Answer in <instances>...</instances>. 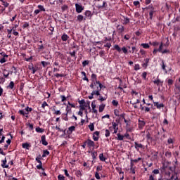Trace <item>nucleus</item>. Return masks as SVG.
I'll return each mask as SVG.
<instances>
[{
    "label": "nucleus",
    "mask_w": 180,
    "mask_h": 180,
    "mask_svg": "<svg viewBox=\"0 0 180 180\" xmlns=\"http://www.w3.org/2000/svg\"><path fill=\"white\" fill-rule=\"evenodd\" d=\"M99 160H100V161H103V162L106 161V158H104L103 153H101L99 155Z\"/></svg>",
    "instance_id": "obj_35"
},
{
    "label": "nucleus",
    "mask_w": 180,
    "mask_h": 180,
    "mask_svg": "<svg viewBox=\"0 0 180 180\" xmlns=\"http://www.w3.org/2000/svg\"><path fill=\"white\" fill-rule=\"evenodd\" d=\"M4 63H6V59L5 58H2L0 59V63L4 64Z\"/></svg>",
    "instance_id": "obj_62"
},
{
    "label": "nucleus",
    "mask_w": 180,
    "mask_h": 180,
    "mask_svg": "<svg viewBox=\"0 0 180 180\" xmlns=\"http://www.w3.org/2000/svg\"><path fill=\"white\" fill-rule=\"evenodd\" d=\"M131 37L129 35V34H125L124 36V40H130V38H131Z\"/></svg>",
    "instance_id": "obj_52"
},
{
    "label": "nucleus",
    "mask_w": 180,
    "mask_h": 180,
    "mask_svg": "<svg viewBox=\"0 0 180 180\" xmlns=\"http://www.w3.org/2000/svg\"><path fill=\"white\" fill-rule=\"evenodd\" d=\"M95 178H96L97 179H101V176H99V172H95Z\"/></svg>",
    "instance_id": "obj_59"
},
{
    "label": "nucleus",
    "mask_w": 180,
    "mask_h": 180,
    "mask_svg": "<svg viewBox=\"0 0 180 180\" xmlns=\"http://www.w3.org/2000/svg\"><path fill=\"white\" fill-rule=\"evenodd\" d=\"M0 56L3 57V58H8V57H9V56L5 53V52L0 53Z\"/></svg>",
    "instance_id": "obj_42"
},
{
    "label": "nucleus",
    "mask_w": 180,
    "mask_h": 180,
    "mask_svg": "<svg viewBox=\"0 0 180 180\" xmlns=\"http://www.w3.org/2000/svg\"><path fill=\"white\" fill-rule=\"evenodd\" d=\"M72 131H75V126H71L68 129V134H72Z\"/></svg>",
    "instance_id": "obj_12"
},
{
    "label": "nucleus",
    "mask_w": 180,
    "mask_h": 180,
    "mask_svg": "<svg viewBox=\"0 0 180 180\" xmlns=\"http://www.w3.org/2000/svg\"><path fill=\"white\" fill-rule=\"evenodd\" d=\"M69 54L71 56V57H75V58H77V56H75V54H77V51H73L72 52H70Z\"/></svg>",
    "instance_id": "obj_50"
},
{
    "label": "nucleus",
    "mask_w": 180,
    "mask_h": 180,
    "mask_svg": "<svg viewBox=\"0 0 180 180\" xmlns=\"http://www.w3.org/2000/svg\"><path fill=\"white\" fill-rule=\"evenodd\" d=\"M89 129L90 131H94L95 130V125L94 124V123H90V124L89 125Z\"/></svg>",
    "instance_id": "obj_31"
},
{
    "label": "nucleus",
    "mask_w": 180,
    "mask_h": 180,
    "mask_svg": "<svg viewBox=\"0 0 180 180\" xmlns=\"http://www.w3.org/2000/svg\"><path fill=\"white\" fill-rule=\"evenodd\" d=\"M99 56L100 57H105V51H100Z\"/></svg>",
    "instance_id": "obj_58"
},
{
    "label": "nucleus",
    "mask_w": 180,
    "mask_h": 180,
    "mask_svg": "<svg viewBox=\"0 0 180 180\" xmlns=\"http://www.w3.org/2000/svg\"><path fill=\"white\" fill-rule=\"evenodd\" d=\"M70 110H71V109H68V106H67L66 108V113L65 115V117H63V120H65V122H68V112H70Z\"/></svg>",
    "instance_id": "obj_10"
},
{
    "label": "nucleus",
    "mask_w": 180,
    "mask_h": 180,
    "mask_svg": "<svg viewBox=\"0 0 180 180\" xmlns=\"http://www.w3.org/2000/svg\"><path fill=\"white\" fill-rule=\"evenodd\" d=\"M117 30H118L119 33H123V32H124V27L123 25H117Z\"/></svg>",
    "instance_id": "obj_11"
},
{
    "label": "nucleus",
    "mask_w": 180,
    "mask_h": 180,
    "mask_svg": "<svg viewBox=\"0 0 180 180\" xmlns=\"http://www.w3.org/2000/svg\"><path fill=\"white\" fill-rule=\"evenodd\" d=\"M113 49H115V50H117L118 53H120V51H122L124 54H129V51L127 50V48H126V46H123L122 49H120V46H119V45L115 44L113 46Z\"/></svg>",
    "instance_id": "obj_3"
},
{
    "label": "nucleus",
    "mask_w": 180,
    "mask_h": 180,
    "mask_svg": "<svg viewBox=\"0 0 180 180\" xmlns=\"http://www.w3.org/2000/svg\"><path fill=\"white\" fill-rule=\"evenodd\" d=\"M105 106H106L105 104H101L99 105L98 112L100 113H102V112H103V110H105Z\"/></svg>",
    "instance_id": "obj_22"
},
{
    "label": "nucleus",
    "mask_w": 180,
    "mask_h": 180,
    "mask_svg": "<svg viewBox=\"0 0 180 180\" xmlns=\"http://www.w3.org/2000/svg\"><path fill=\"white\" fill-rule=\"evenodd\" d=\"M141 46L143 49H150V45L148 44H141Z\"/></svg>",
    "instance_id": "obj_45"
},
{
    "label": "nucleus",
    "mask_w": 180,
    "mask_h": 180,
    "mask_svg": "<svg viewBox=\"0 0 180 180\" xmlns=\"http://www.w3.org/2000/svg\"><path fill=\"white\" fill-rule=\"evenodd\" d=\"M15 86V83L13 82H10L9 84L7 86V88H9V89H13V87Z\"/></svg>",
    "instance_id": "obj_30"
},
{
    "label": "nucleus",
    "mask_w": 180,
    "mask_h": 180,
    "mask_svg": "<svg viewBox=\"0 0 180 180\" xmlns=\"http://www.w3.org/2000/svg\"><path fill=\"white\" fill-rule=\"evenodd\" d=\"M1 167L2 168H9V165H6V158H5L4 160H3L1 161Z\"/></svg>",
    "instance_id": "obj_15"
},
{
    "label": "nucleus",
    "mask_w": 180,
    "mask_h": 180,
    "mask_svg": "<svg viewBox=\"0 0 180 180\" xmlns=\"http://www.w3.org/2000/svg\"><path fill=\"white\" fill-rule=\"evenodd\" d=\"M105 137H109L110 136V129H105Z\"/></svg>",
    "instance_id": "obj_46"
},
{
    "label": "nucleus",
    "mask_w": 180,
    "mask_h": 180,
    "mask_svg": "<svg viewBox=\"0 0 180 180\" xmlns=\"http://www.w3.org/2000/svg\"><path fill=\"white\" fill-rule=\"evenodd\" d=\"M102 166H97L96 172H99V171H102Z\"/></svg>",
    "instance_id": "obj_63"
},
{
    "label": "nucleus",
    "mask_w": 180,
    "mask_h": 180,
    "mask_svg": "<svg viewBox=\"0 0 180 180\" xmlns=\"http://www.w3.org/2000/svg\"><path fill=\"white\" fill-rule=\"evenodd\" d=\"M41 144L43 146H48L49 145V142H47V141H46V135H42L41 136Z\"/></svg>",
    "instance_id": "obj_6"
},
{
    "label": "nucleus",
    "mask_w": 180,
    "mask_h": 180,
    "mask_svg": "<svg viewBox=\"0 0 180 180\" xmlns=\"http://www.w3.org/2000/svg\"><path fill=\"white\" fill-rule=\"evenodd\" d=\"M89 65V60H84L82 62V67H86V65Z\"/></svg>",
    "instance_id": "obj_39"
},
{
    "label": "nucleus",
    "mask_w": 180,
    "mask_h": 180,
    "mask_svg": "<svg viewBox=\"0 0 180 180\" xmlns=\"http://www.w3.org/2000/svg\"><path fill=\"white\" fill-rule=\"evenodd\" d=\"M75 9H76V12L77 13H82V11H84V6H82V4L81 3H76L75 4Z\"/></svg>",
    "instance_id": "obj_4"
},
{
    "label": "nucleus",
    "mask_w": 180,
    "mask_h": 180,
    "mask_svg": "<svg viewBox=\"0 0 180 180\" xmlns=\"http://www.w3.org/2000/svg\"><path fill=\"white\" fill-rule=\"evenodd\" d=\"M53 115H56L57 116L61 115V111L60 110H56V106L53 107Z\"/></svg>",
    "instance_id": "obj_16"
},
{
    "label": "nucleus",
    "mask_w": 180,
    "mask_h": 180,
    "mask_svg": "<svg viewBox=\"0 0 180 180\" xmlns=\"http://www.w3.org/2000/svg\"><path fill=\"white\" fill-rule=\"evenodd\" d=\"M139 161H141V158H138L137 159H131V165H133V162L137 163Z\"/></svg>",
    "instance_id": "obj_29"
},
{
    "label": "nucleus",
    "mask_w": 180,
    "mask_h": 180,
    "mask_svg": "<svg viewBox=\"0 0 180 180\" xmlns=\"http://www.w3.org/2000/svg\"><path fill=\"white\" fill-rule=\"evenodd\" d=\"M167 83L169 86H171L174 84V80H172V79H169Z\"/></svg>",
    "instance_id": "obj_56"
},
{
    "label": "nucleus",
    "mask_w": 180,
    "mask_h": 180,
    "mask_svg": "<svg viewBox=\"0 0 180 180\" xmlns=\"http://www.w3.org/2000/svg\"><path fill=\"white\" fill-rule=\"evenodd\" d=\"M46 155H50V152L47 150H44V153L42 155V157L44 158Z\"/></svg>",
    "instance_id": "obj_40"
},
{
    "label": "nucleus",
    "mask_w": 180,
    "mask_h": 180,
    "mask_svg": "<svg viewBox=\"0 0 180 180\" xmlns=\"http://www.w3.org/2000/svg\"><path fill=\"white\" fill-rule=\"evenodd\" d=\"M97 85H98V83H96V82H94V83H91V84H90V88H91V89H95V86H98Z\"/></svg>",
    "instance_id": "obj_37"
},
{
    "label": "nucleus",
    "mask_w": 180,
    "mask_h": 180,
    "mask_svg": "<svg viewBox=\"0 0 180 180\" xmlns=\"http://www.w3.org/2000/svg\"><path fill=\"white\" fill-rule=\"evenodd\" d=\"M63 41H67L68 40V35L67 34H63L61 37Z\"/></svg>",
    "instance_id": "obj_27"
},
{
    "label": "nucleus",
    "mask_w": 180,
    "mask_h": 180,
    "mask_svg": "<svg viewBox=\"0 0 180 180\" xmlns=\"http://www.w3.org/2000/svg\"><path fill=\"white\" fill-rule=\"evenodd\" d=\"M84 15L86 18H92V12L91 11H86Z\"/></svg>",
    "instance_id": "obj_20"
},
{
    "label": "nucleus",
    "mask_w": 180,
    "mask_h": 180,
    "mask_svg": "<svg viewBox=\"0 0 180 180\" xmlns=\"http://www.w3.org/2000/svg\"><path fill=\"white\" fill-rule=\"evenodd\" d=\"M171 167L169 166L168 162H163L162 167L160 169V175L165 178L169 177L171 175Z\"/></svg>",
    "instance_id": "obj_1"
},
{
    "label": "nucleus",
    "mask_w": 180,
    "mask_h": 180,
    "mask_svg": "<svg viewBox=\"0 0 180 180\" xmlns=\"http://www.w3.org/2000/svg\"><path fill=\"white\" fill-rule=\"evenodd\" d=\"M106 6H108V4H106V1H103L102 5H100L98 4H97L96 5V8H98V9H103V8H106Z\"/></svg>",
    "instance_id": "obj_9"
},
{
    "label": "nucleus",
    "mask_w": 180,
    "mask_h": 180,
    "mask_svg": "<svg viewBox=\"0 0 180 180\" xmlns=\"http://www.w3.org/2000/svg\"><path fill=\"white\" fill-rule=\"evenodd\" d=\"M35 131H37V133H44V129L40 128L39 127H37L35 129Z\"/></svg>",
    "instance_id": "obj_25"
},
{
    "label": "nucleus",
    "mask_w": 180,
    "mask_h": 180,
    "mask_svg": "<svg viewBox=\"0 0 180 180\" xmlns=\"http://www.w3.org/2000/svg\"><path fill=\"white\" fill-rule=\"evenodd\" d=\"M91 155L93 160H96V157H98V152L93 151L91 153Z\"/></svg>",
    "instance_id": "obj_21"
},
{
    "label": "nucleus",
    "mask_w": 180,
    "mask_h": 180,
    "mask_svg": "<svg viewBox=\"0 0 180 180\" xmlns=\"http://www.w3.org/2000/svg\"><path fill=\"white\" fill-rule=\"evenodd\" d=\"M41 64H42V67L46 68L47 67V65H49V64H50V63L46 62V61H41Z\"/></svg>",
    "instance_id": "obj_44"
},
{
    "label": "nucleus",
    "mask_w": 180,
    "mask_h": 180,
    "mask_svg": "<svg viewBox=\"0 0 180 180\" xmlns=\"http://www.w3.org/2000/svg\"><path fill=\"white\" fill-rule=\"evenodd\" d=\"M91 108L92 109H96V101H93L91 102Z\"/></svg>",
    "instance_id": "obj_43"
},
{
    "label": "nucleus",
    "mask_w": 180,
    "mask_h": 180,
    "mask_svg": "<svg viewBox=\"0 0 180 180\" xmlns=\"http://www.w3.org/2000/svg\"><path fill=\"white\" fill-rule=\"evenodd\" d=\"M13 30H15V27H13L12 29H11V30L7 29L8 34H11L12 31H13Z\"/></svg>",
    "instance_id": "obj_57"
},
{
    "label": "nucleus",
    "mask_w": 180,
    "mask_h": 180,
    "mask_svg": "<svg viewBox=\"0 0 180 180\" xmlns=\"http://www.w3.org/2000/svg\"><path fill=\"white\" fill-rule=\"evenodd\" d=\"M134 144H135V148L136 150H137V151H139V148H143V144L139 143L137 142H134Z\"/></svg>",
    "instance_id": "obj_17"
},
{
    "label": "nucleus",
    "mask_w": 180,
    "mask_h": 180,
    "mask_svg": "<svg viewBox=\"0 0 180 180\" xmlns=\"http://www.w3.org/2000/svg\"><path fill=\"white\" fill-rule=\"evenodd\" d=\"M111 124H112V126L109 127V130H110V131H113V130H115L114 124H117V123H116L115 122H112L111 123Z\"/></svg>",
    "instance_id": "obj_33"
},
{
    "label": "nucleus",
    "mask_w": 180,
    "mask_h": 180,
    "mask_svg": "<svg viewBox=\"0 0 180 180\" xmlns=\"http://www.w3.org/2000/svg\"><path fill=\"white\" fill-rule=\"evenodd\" d=\"M29 70H31L32 71V74H36V71H37V68H34L33 63H32V68H30V65H29Z\"/></svg>",
    "instance_id": "obj_23"
},
{
    "label": "nucleus",
    "mask_w": 180,
    "mask_h": 180,
    "mask_svg": "<svg viewBox=\"0 0 180 180\" xmlns=\"http://www.w3.org/2000/svg\"><path fill=\"white\" fill-rule=\"evenodd\" d=\"M77 20L79 22H82L84 20V15H77Z\"/></svg>",
    "instance_id": "obj_36"
},
{
    "label": "nucleus",
    "mask_w": 180,
    "mask_h": 180,
    "mask_svg": "<svg viewBox=\"0 0 180 180\" xmlns=\"http://www.w3.org/2000/svg\"><path fill=\"white\" fill-rule=\"evenodd\" d=\"M46 106H49V104L47 103V102L44 101L41 105V108H43V109H44V108H46Z\"/></svg>",
    "instance_id": "obj_60"
},
{
    "label": "nucleus",
    "mask_w": 180,
    "mask_h": 180,
    "mask_svg": "<svg viewBox=\"0 0 180 180\" xmlns=\"http://www.w3.org/2000/svg\"><path fill=\"white\" fill-rule=\"evenodd\" d=\"M37 8H39L40 12H46V8H44V6L38 5Z\"/></svg>",
    "instance_id": "obj_32"
},
{
    "label": "nucleus",
    "mask_w": 180,
    "mask_h": 180,
    "mask_svg": "<svg viewBox=\"0 0 180 180\" xmlns=\"http://www.w3.org/2000/svg\"><path fill=\"white\" fill-rule=\"evenodd\" d=\"M22 148H25V150H29V148L30 147V144L27 143H24L22 144Z\"/></svg>",
    "instance_id": "obj_24"
},
{
    "label": "nucleus",
    "mask_w": 180,
    "mask_h": 180,
    "mask_svg": "<svg viewBox=\"0 0 180 180\" xmlns=\"http://www.w3.org/2000/svg\"><path fill=\"white\" fill-rule=\"evenodd\" d=\"M0 2L2 3V5L4 6V8H8V6H9V3H8L5 0H0Z\"/></svg>",
    "instance_id": "obj_28"
},
{
    "label": "nucleus",
    "mask_w": 180,
    "mask_h": 180,
    "mask_svg": "<svg viewBox=\"0 0 180 180\" xmlns=\"http://www.w3.org/2000/svg\"><path fill=\"white\" fill-rule=\"evenodd\" d=\"M104 47H108V49H110V47H112V44L110 42H107L106 44L104 45Z\"/></svg>",
    "instance_id": "obj_53"
},
{
    "label": "nucleus",
    "mask_w": 180,
    "mask_h": 180,
    "mask_svg": "<svg viewBox=\"0 0 180 180\" xmlns=\"http://www.w3.org/2000/svg\"><path fill=\"white\" fill-rule=\"evenodd\" d=\"M112 105H113V106H117V105H119V102L116 100H112Z\"/></svg>",
    "instance_id": "obj_51"
},
{
    "label": "nucleus",
    "mask_w": 180,
    "mask_h": 180,
    "mask_svg": "<svg viewBox=\"0 0 180 180\" xmlns=\"http://www.w3.org/2000/svg\"><path fill=\"white\" fill-rule=\"evenodd\" d=\"M114 114L115 115V116H120L119 110H114Z\"/></svg>",
    "instance_id": "obj_64"
},
{
    "label": "nucleus",
    "mask_w": 180,
    "mask_h": 180,
    "mask_svg": "<svg viewBox=\"0 0 180 180\" xmlns=\"http://www.w3.org/2000/svg\"><path fill=\"white\" fill-rule=\"evenodd\" d=\"M35 160L37 162H38L39 164H41V156L40 155L39 157H37Z\"/></svg>",
    "instance_id": "obj_47"
},
{
    "label": "nucleus",
    "mask_w": 180,
    "mask_h": 180,
    "mask_svg": "<svg viewBox=\"0 0 180 180\" xmlns=\"http://www.w3.org/2000/svg\"><path fill=\"white\" fill-rule=\"evenodd\" d=\"M25 110H26L27 113H29V112H32V110H33V108H29V106H27L25 108Z\"/></svg>",
    "instance_id": "obj_54"
},
{
    "label": "nucleus",
    "mask_w": 180,
    "mask_h": 180,
    "mask_svg": "<svg viewBox=\"0 0 180 180\" xmlns=\"http://www.w3.org/2000/svg\"><path fill=\"white\" fill-rule=\"evenodd\" d=\"M175 177L174 180H179V179H178V174L175 173V174H173V176H172L170 180H174V178Z\"/></svg>",
    "instance_id": "obj_38"
},
{
    "label": "nucleus",
    "mask_w": 180,
    "mask_h": 180,
    "mask_svg": "<svg viewBox=\"0 0 180 180\" xmlns=\"http://www.w3.org/2000/svg\"><path fill=\"white\" fill-rule=\"evenodd\" d=\"M167 65L164 63V60H162V69L167 74Z\"/></svg>",
    "instance_id": "obj_26"
},
{
    "label": "nucleus",
    "mask_w": 180,
    "mask_h": 180,
    "mask_svg": "<svg viewBox=\"0 0 180 180\" xmlns=\"http://www.w3.org/2000/svg\"><path fill=\"white\" fill-rule=\"evenodd\" d=\"M18 113H20V115H22V116H25V117H29V115H29V112H25V110H20L19 111H18Z\"/></svg>",
    "instance_id": "obj_14"
},
{
    "label": "nucleus",
    "mask_w": 180,
    "mask_h": 180,
    "mask_svg": "<svg viewBox=\"0 0 180 180\" xmlns=\"http://www.w3.org/2000/svg\"><path fill=\"white\" fill-rule=\"evenodd\" d=\"M124 137H125L128 140H131V137H130V134H129V132L127 131L124 134Z\"/></svg>",
    "instance_id": "obj_41"
},
{
    "label": "nucleus",
    "mask_w": 180,
    "mask_h": 180,
    "mask_svg": "<svg viewBox=\"0 0 180 180\" xmlns=\"http://www.w3.org/2000/svg\"><path fill=\"white\" fill-rule=\"evenodd\" d=\"M140 70V65L139 64H136L134 66V70L135 71H139Z\"/></svg>",
    "instance_id": "obj_55"
},
{
    "label": "nucleus",
    "mask_w": 180,
    "mask_h": 180,
    "mask_svg": "<svg viewBox=\"0 0 180 180\" xmlns=\"http://www.w3.org/2000/svg\"><path fill=\"white\" fill-rule=\"evenodd\" d=\"M96 84H98V86H96V89L94 90L91 93V95L89 96V99H94V95H96V96H99L101 95V91L102 88H103V85L101 82H96Z\"/></svg>",
    "instance_id": "obj_2"
},
{
    "label": "nucleus",
    "mask_w": 180,
    "mask_h": 180,
    "mask_svg": "<svg viewBox=\"0 0 180 180\" xmlns=\"http://www.w3.org/2000/svg\"><path fill=\"white\" fill-rule=\"evenodd\" d=\"M58 180H65V177L64 175H63V174H59V175L58 176Z\"/></svg>",
    "instance_id": "obj_49"
},
{
    "label": "nucleus",
    "mask_w": 180,
    "mask_h": 180,
    "mask_svg": "<svg viewBox=\"0 0 180 180\" xmlns=\"http://www.w3.org/2000/svg\"><path fill=\"white\" fill-rule=\"evenodd\" d=\"M37 169H41L42 171H44V168L42 167V163H39L38 165H37Z\"/></svg>",
    "instance_id": "obj_48"
},
{
    "label": "nucleus",
    "mask_w": 180,
    "mask_h": 180,
    "mask_svg": "<svg viewBox=\"0 0 180 180\" xmlns=\"http://www.w3.org/2000/svg\"><path fill=\"white\" fill-rule=\"evenodd\" d=\"M93 140H94V141H98V140H99V131H96L93 134Z\"/></svg>",
    "instance_id": "obj_7"
},
{
    "label": "nucleus",
    "mask_w": 180,
    "mask_h": 180,
    "mask_svg": "<svg viewBox=\"0 0 180 180\" xmlns=\"http://www.w3.org/2000/svg\"><path fill=\"white\" fill-rule=\"evenodd\" d=\"M139 129H143L146 126V122L144 120H139Z\"/></svg>",
    "instance_id": "obj_8"
},
{
    "label": "nucleus",
    "mask_w": 180,
    "mask_h": 180,
    "mask_svg": "<svg viewBox=\"0 0 180 180\" xmlns=\"http://www.w3.org/2000/svg\"><path fill=\"white\" fill-rule=\"evenodd\" d=\"M86 143L89 147V148H91L92 147H95V142L91 139H88L86 141Z\"/></svg>",
    "instance_id": "obj_5"
},
{
    "label": "nucleus",
    "mask_w": 180,
    "mask_h": 180,
    "mask_svg": "<svg viewBox=\"0 0 180 180\" xmlns=\"http://www.w3.org/2000/svg\"><path fill=\"white\" fill-rule=\"evenodd\" d=\"M142 78H143V79H146V78H147V72H143L142 73Z\"/></svg>",
    "instance_id": "obj_61"
},
{
    "label": "nucleus",
    "mask_w": 180,
    "mask_h": 180,
    "mask_svg": "<svg viewBox=\"0 0 180 180\" xmlns=\"http://www.w3.org/2000/svg\"><path fill=\"white\" fill-rule=\"evenodd\" d=\"M124 139V135L120 134V133L117 134V140H119L120 141H122V140Z\"/></svg>",
    "instance_id": "obj_18"
},
{
    "label": "nucleus",
    "mask_w": 180,
    "mask_h": 180,
    "mask_svg": "<svg viewBox=\"0 0 180 180\" xmlns=\"http://www.w3.org/2000/svg\"><path fill=\"white\" fill-rule=\"evenodd\" d=\"M119 130V124H114V131L112 134H117V131Z\"/></svg>",
    "instance_id": "obj_19"
},
{
    "label": "nucleus",
    "mask_w": 180,
    "mask_h": 180,
    "mask_svg": "<svg viewBox=\"0 0 180 180\" xmlns=\"http://www.w3.org/2000/svg\"><path fill=\"white\" fill-rule=\"evenodd\" d=\"M158 51L161 52L162 53H167L168 52H169V51L165 49L162 51V44H161L158 48Z\"/></svg>",
    "instance_id": "obj_13"
},
{
    "label": "nucleus",
    "mask_w": 180,
    "mask_h": 180,
    "mask_svg": "<svg viewBox=\"0 0 180 180\" xmlns=\"http://www.w3.org/2000/svg\"><path fill=\"white\" fill-rule=\"evenodd\" d=\"M91 80H92L93 82H98V81H97L96 74H92L91 75Z\"/></svg>",
    "instance_id": "obj_34"
}]
</instances>
